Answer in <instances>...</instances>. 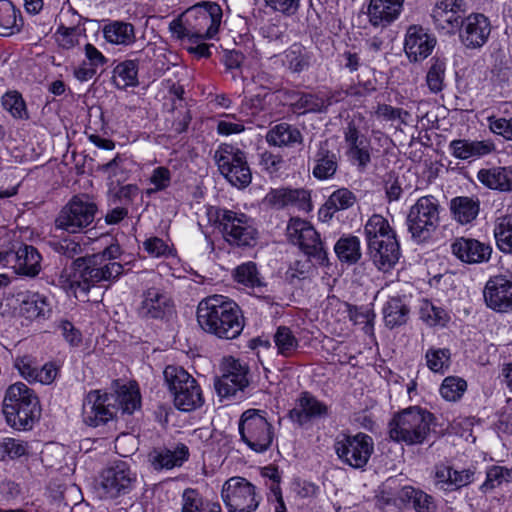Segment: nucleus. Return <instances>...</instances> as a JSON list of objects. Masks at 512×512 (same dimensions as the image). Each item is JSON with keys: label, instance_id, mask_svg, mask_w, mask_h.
<instances>
[{"label": "nucleus", "instance_id": "1", "mask_svg": "<svg viewBox=\"0 0 512 512\" xmlns=\"http://www.w3.org/2000/svg\"><path fill=\"white\" fill-rule=\"evenodd\" d=\"M119 255V245L113 244L102 253L92 255L88 260L77 259L60 276L63 289L79 298L86 296L94 284L116 279L123 272V266L115 261Z\"/></svg>", "mask_w": 512, "mask_h": 512}, {"label": "nucleus", "instance_id": "2", "mask_svg": "<svg viewBox=\"0 0 512 512\" xmlns=\"http://www.w3.org/2000/svg\"><path fill=\"white\" fill-rule=\"evenodd\" d=\"M221 7L213 2H203L188 8L182 15L171 21L172 36L188 43L213 39L220 28Z\"/></svg>", "mask_w": 512, "mask_h": 512}, {"label": "nucleus", "instance_id": "3", "mask_svg": "<svg viewBox=\"0 0 512 512\" xmlns=\"http://www.w3.org/2000/svg\"><path fill=\"white\" fill-rule=\"evenodd\" d=\"M197 321L204 331L224 339L236 338L244 327L239 307L222 295L207 297L198 304Z\"/></svg>", "mask_w": 512, "mask_h": 512}, {"label": "nucleus", "instance_id": "4", "mask_svg": "<svg viewBox=\"0 0 512 512\" xmlns=\"http://www.w3.org/2000/svg\"><path fill=\"white\" fill-rule=\"evenodd\" d=\"M3 414L12 428L29 430L40 416L39 399L26 384L16 382L5 392Z\"/></svg>", "mask_w": 512, "mask_h": 512}, {"label": "nucleus", "instance_id": "5", "mask_svg": "<svg viewBox=\"0 0 512 512\" xmlns=\"http://www.w3.org/2000/svg\"><path fill=\"white\" fill-rule=\"evenodd\" d=\"M433 415L417 406L395 414L389 422V436L407 445L422 444L431 431Z\"/></svg>", "mask_w": 512, "mask_h": 512}, {"label": "nucleus", "instance_id": "6", "mask_svg": "<svg viewBox=\"0 0 512 512\" xmlns=\"http://www.w3.org/2000/svg\"><path fill=\"white\" fill-rule=\"evenodd\" d=\"M210 219L219 222L225 239L238 246H251L256 240L257 229L251 217L240 211L210 207Z\"/></svg>", "mask_w": 512, "mask_h": 512}, {"label": "nucleus", "instance_id": "7", "mask_svg": "<svg viewBox=\"0 0 512 512\" xmlns=\"http://www.w3.org/2000/svg\"><path fill=\"white\" fill-rule=\"evenodd\" d=\"M163 374L174 396V404L179 410L188 412L201 406L203 402L201 389L195 379L182 367L167 366Z\"/></svg>", "mask_w": 512, "mask_h": 512}, {"label": "nucleus", "instance_id": "8", "mask_svg": "<svg viewBox=\"0 0 512 512\" xmlns=\"http://www.w3.org/2000/svg\"><path fill=\"white\" fill-rule=\"evenodd\" d=\"M136 482V473L126 461H116L99 474L95 489L102 499H114L128 493Z\"/></svg>", "mask_w": 512, "mask_h": 512}, {"label": "nucleus", "instance_id": "9", "mask_svg": "<svg viewBox=\"0 0 512 512\" xmlns=\"http://www.w3.org/2000/svg\"><path fill=\"white\" fill-rule=\"evenodd\" d=\"M239 432L242 440L255 452L266 451L272 443V425L262 410H246L239 422Z\"/></svg>", "mask_w": 512, "mask_h": 512}, {"label": "nucleus", "instance_id": "10", "mask_svg": "<svg viewBox=\"0 0 512 512\" xmlns=\"http://www.w3.org/2000/svg\"><path fill=\"white\" fill-rule=\"evenodd\" d=\"M221 496L228 512H255L261 500L256 487L242 477L228 479Z\"/></svg>", "mask_w": 512, "mask_h": 512}, {"label": "nucleus", "instance_id": "11", "mask_svg": "<svg viewBox=\"0 0 512 512\" xmlns=\"http://www.w3.org/2000/svg\"><path fill=\"white\" fill-rule=\"evenodd\" d=\"M215 160L220 173L238 188L250 184L252 175L244 152L240 149L225 145L215 152Z\"/></svg>", "mask_w": 512, "mask_h": 512}, {"label": "nucleus", "instance_id": "12", "mask_svg": "<svg viewBox=\"0 0 512 512\" xmlns=\"http://www.w3.org/2000/svg\"><path fill=\"white\" fill-rule=\"evenodd\" d=\"M96 210L86 196H75L60 211L56 227L68 233L81 232L94 221Z\"/></svg>", "mask_w": 512, "mask_h": 512}, {"label": "nucleus", "instance_id": "13", "mask_svg": "<svg viewBox=\"0 0 512 512\" xmlns=\"http://www.w3.org/2000/svg\"><path fill=\"white\" fill-rule=\"evenodd\" d=\"M373 450V440L365 433L343 435L335 443V451L339 459L353 468H363L368 463Z\"/></svg>", "mask_w": 512, "mask_h": 512}, {"label": "nucleus", "instance_id": "14", "mask_svg": "<svg viewBox=\"0 0 512 512\" xmlns=\"http://www.w3.org/2000/svg\"><path fill=\"white\" fill-rule=\"evenodd\" d=\"M439 221L437 200L424 196L417 200L408 214V226L414 238L425 239L435 229Z\"/></svg>", "mask_w": 512, "mask_h": 512}, {"label": "nucleus", "instance_id": "15", "mask_svg": "<svg viewBox=\"0 0 512 512\" xmlns=\"http://www.w3.org/2000/svg\"><path fill=\"white\" fill-rule=\"evenodd\" d=\"M465 0H435L431 19L435 29L444 35H455L465 18Z\"/></svg>", "mask_w": 512, "mask_h": 512}, {"label": "nucleus", "instance_id": "16", "mask_svg": "<svg viewBox=\"0 0 512 512\" xmlns=\"http://www.w3.org/2000/svg\"><path fill=\"white\" fill-rule=\"evenodd\" d=\"M221 367L223 375L215 385L218 395L230 398L243 392L249 384L247 365L239 359L227 356L223 358Z\"/></svg>", "mask_w": 512, "mask_h": 512}, {"label": "nucleus", "instance_id": "17", "mask_svg": "<svg viewBox=\"0 0 512 512\" xmlns=\"http://www.w3.org/2000/svg\"><path fill=\"white\" fill-rule=\"evenodd\" d=\"M112 396L100 390L90 391L82 405L83 422L91 427H98L112 420L115 415V405Z\"/></svg>", "mask_w": 512, "mask_h": 512}, {"label": "nucleus", "instance_id": "18", "mask_svg": "<svg viewBox=\"0 0 512 512\" xmlns=\"http://www.w3.org/2000/svg\"><path fill=\"white\" fill-rule=\"evenodd\" d=\"M483 297L488 308L497 312L512 309V275L500 274L490 277L483 289Z\"/></svg>", "mask_w": 512, "mask_h": 512}, {"label": "nucleus", "instance_id": "19", "mask_svg": "<svg viewBox=\"0 0 512 512\" xmlns=\"http://www.w3.org/2000/svg\"><path fill=\"white\" fill-rule=\"evenodd\" d=\"M457 33L466 48H481L488 41L491 24L484 14L471 13L463 19Z\"/></svg>", "mask_w": 512, "mask_h": 512}, {"label": "nucleus", "instance_id": "20", "mask_svg": "<svg viewBox=\"0 0 512 512\" xmlns=\"http://www.w3.org/2000/svg\"><path fill=\"white\" fill-rule=\"evenodd\" d=\"M436 45V38L419 25L410 26L404 38V51L408 59L418 62L426 59Z\"/></svg>", "mask_w": 512, "mask_h": 512}, {"label": "nucleus", "instance_id": "21", "mask_svg": "<svg viewBox=\"0 0 512 512\" xmlns=\"http://www.w3.org/2000/svg\"><path fill=\"white\" fill-rule=\"evenodd\" d=\"M344 141L348 160L359 167H366L371 160L370 141L360 133L355 120L349 122L346 127Z\"/></svg>", "mask_w": 512, "mask_h": 512}, {"label": "nucleus", "instance_id": "22", "mask_svg": "<svg viewBox=\"0 0 512 512\" xmlns=\"http://www.w3.org/2000/svg\"><path fill=\"white\" fill-rule=\"evenodd\" d=\"M14 367L20 376L29 383L49 385L58 374L55 364L46 363L39 367L36 358L28 354L17 356L14 360Z\"/></svg>", "mask_w": 512, "mask_h": 512}, {"label": "nucleus", "instance_id": "23", "mask_svg": "<svg viewBox=\"0 0 512 512\" xmlns=\"http://www.w3.org/2000/svg\"><path fill=\"white\" fill-rule=\"evenodd\" d=\"M452 254L466 264H481L491 258L490 244L474 238L458 237L451 244Z\"/></svg>", "mask_w": 512, "mask_h": 512}, {"label": "nucleus", "instance_id": "24", "mask_svg": "<svg viewBox=\"0 0 512 512\" xmlns=\"http://www.w3.org/2000/svg\"><path fill=\"white\" fill-rule=\"evenodd\" d=\"M405 0H370L367 6V18L374 28L384 29L401 16Z\"/></svg>", "mask_w": 512, "mask_h": 512}, {"label": "nucleus", "instance_id": "25", "mask_svg": "<svg viewBox=\"0 0 512 512\" xmlns=\"http://www.w3.org/2000/svg\"><path fill=\"white\" fill-rule=\"evenodd\" d=\"M287 235L292 243L307 254H316L322 250L319 235L308 221L292 218L287 226Z\"/></svg>", "mask_w": 512, "mask_h": 512}, {"label": "nucleus", "instance_id": "26", "mask_svg": "<svg viewBox=\"0 0 512 512\" xmlns=\"http://www.w3.org/2000/svg\"><path fill=\"white\" fill-rule=\"evenodd\" d=\"M264 201L268 205L276 208H283L285 206L292 205L305 212L312 210L310 194L304 189H272L267 193Z\"/></svg>", "mask_w": 512, "mask_h": 512}, {"label": "nucleus", "instance_id": "27", "mask_svg": "<svg viewBox=\"0 0 512 512\" xmlns=\"http://www.w3.org/2000/svg\"><path fill=\"white\" fill-rule=\"evenodd\" d=\"M449 153L459 160H476L491 154L495 144L491 140L455 139L449 143Z\"/></svg>", "mask_w": 512, "mask_h": 512}, {"label": "nucleus", "instance_id": "28", "mask_svg": "<svg viewBox=\"0 0 512 512\" xmlns=\"http://www.w3.org/2000/svg\"><path fill=\"white\" fill-rule=\"evenodd\" d=\"M474 473L470 469L456 470L447 465L435 467L434 485L443 491H455L470 484Z\"/></svg>", "mask_w": 512, "mask_h": 512}, {"label": "nucleus", "instance_id": "29", "mask_svg": "<svg viewBox=\"0 0 512 512\" xmlns=\"http://www.w3.org/2000/svg\"><path fill=\"white\" fill-rule=\"evenodd\" d=\"M373 263L384 272L393 268L399 260V243L394 238H386L379 242H373L368 246Z\"/></svg>", "mask_w": 512, "mask_h": 512}, {"label": "nucleus", "instance_id": "30", "mask_svg": "<svg viewBox=\"0 0 512 512\" xmlns=\"http://www.w3.org/2000/svg\"><path fill=\"white\" fill-rule=\"evenodd\" d=\"M69 15H60V25L54 33L55 41L58 47L71 50L86 42L85 28L80 25V16L72 15L74 17L73 25L67 26L65 24Z\"/></svg>", "mask_w": 512, "mask_h": 512}, {"label": "nucleus", "instance_id": "31", "mask_svg": "<svg viewBox=\"0 0 512 512\" xmlns=\"http://www.w3.org/2000/svg\"><path fill=\"white\" fill-rule=\"evenodd\" d=\"M288 97L289 99L287 103L292 106L294 111L298 114H304L308 112H321L332 103L339 100V98L334 96L328 98L323 93L314 95L294 92Z\"/></svg>", "mask_w": 512, "mask_h": 512}, {"label": "nucleus", "instance_id": "32", "mask_svg": "<svg viewBox=\"0 0 512 512\" xmlns=\"http://www.w3.org/2000/svg\"><path fill=\"white\" fill-rule=\"evenodd\" d=\"M171 308L169 296L160 288L152 287L143 293L140 314L150 318H161Z\"/></svg>", "mask_w": 512, "mask_h": 512}, {"label": "nucleus", "instance_id": "33", "mask_svg": "<svg viewBox=\"0 0 512 512\" xmlns=\"http://www.w3.org/2000/svg\"><path fill=\"white\" fill-rule=\"evenodd\" d=\"M478 181L485 187L502 192L512 191V166H496L480 169Z\"/></svg>", "mask_w": 512, "mask_h": 512}, {"label": "nucleus", "instance_id": "34", "mask_svg": "<svg viewBox=\"0 0 512 512\" xmlns=\"http://www.w3.org/2000/svg\"><path fill=\"white\" fill-rule=\"evenodd\" d=\"M20 313L29 320L46 319L51 314V307L45 296L39 293L25 292L18 295Z\"/></svg>", "mask_w": 512, "mask_h": 512}, {"label": "nucleus", "instance_id": "35", "mask_svg": "<svg viewBox=\"0 0 512 512\" xmlns=\"http://www.w3.org/2000/svg\"><path fill=\"white\" fill-rule=\"evenodd\" d=\"M13 258V269L18 274L34 277L41 270V255L33 246H20Z\"/></svg>", "mask_w": 512, "mask_h": 512}, {"label": "nucleus", "instance_id": "36", "mask_svg": "<svg viewBox=\"0 0 512 512\" xmlns=\"http://www.w3.org/2000/svg\"><path fill=\"white\" fill-rule=\"evenodd\" d=\"M328 414V407L309 393H303L298 399L297 406L291 411V417L299 423Z\"/></svg>", "mask_w": 512, "mask_h": 512}, {"label": "nucleus", "instance_id": "37", "mask_svg": "<svg viewBox=\"0 0 512 512\" xmlns=\"http://www.w3.org/2000/svg\"><path fill=\"white\" fill-rule=\"evenodd\" d=\"M273 88L270 77L266 73H259L245 84L244 91L250 97L251 107L255 110H261L264 108L266 98L272 96L270 91Z\"/></svg>", "mask_w": 512, "mask_h": 512}, {"label": "nucleus", "instance_id": "38", "mask_svg": "<svg viewBox=\"0 0 512 512\" xmlns=\"http://www.w3.org/2000/svg\"><path fill=\"white\" fill-rule=\"evenodd\" d=\"M189 456L188 448L181 444L174 449L154 450L150 454V461L156 469H172L181 466Z\"/></svg>", "mask_w": 512, "mask_h": 512}, {"label": "nucleus", "instance_id": "39", "mask_svg": "<svg viewBox=\"0 0 512 512\" xmlns=\"http://www.w3.org/2000/svg\"><path fill=\"white\" fill-rule=\"evenodd\" d=\"M112 396V404L115 405V411L117 409L122 410L125 413H133L140 407L141 397L139 388L135 383L129 382L117 387Z\"/></svg>", "mask_w": 512, "mask_h": 512}, {"label": "nucleus", "instance_id": "40", "mask_svg": "<svg viewBox=\"0 0 512 512\" xmlns=\"http://www.w3.org/2000/svg\"><path fill=\"white\" fill-rule=\"evenodd\" d=\"M104 39L112 45L129 46L135 42V29L130 23L110 21L102 29Z\"/></svg>", "mask_w": 512, "mask_h": 512}, {"label": "nucleus", "instance_id": "41", "mask_svg": "<svg viewBox=\"0 0 512 512\" xmlns=\"http://www.w3.org/2000/svg\"><path fill=\"white\" fill-rule=\"evenodd\" d=\"M408 297L394 296L390 297L383 307V316L386 326L393 328L400 326L407 321L409 306Z\"/></svg>", "mask_w": 512, "mask_h": 512}, {"label": "nucleus", "instance_id": "42", "mask_svg": "<svg viewBox=\"0 0 512 512\" xmlns=\"http://www.w3.org/2000/svg\"><path fill=\"white\" fill-rule=\"evenodd\" d=\"M355 203L354 194L346 188L334 191L319 210V216L324 221L329 220L334 213L346 210Z\"/></svg>", "mask_w": 512, "mask_h": 512}, {"label": "nucleus", "instance_id": "43", "mask_svg": "<svg viewBox=\"0 0 512 512\" xmlns=\"http://www.w3.org/2000/svg\"><path fill=\"white\" fill-rule=\"evenodd\" d=\"M450 209L457 222L460 224H468L477 217L479 213V202L471 197H456L451 200Z\"/></svg>", "mask_w": 512, "mask_h": 512}, {"label": "nucleus", "instance_id": "44", "mask_svg": "<svg viewBox=\"0 0 512 512\" xmlns=\"http://www.w3.org/2000/svg\"><path fill=\"white\" fill-rule=\"evenodd\" d=\"M232 276L235 282L253 292H255V290H261L264 286L263 279L260 277L256 264L252 261L238 265L233 270Z\"/></svg>", "mask_w": 512, "mask_h": 512}, {"label": "nucleus", "instance_id": "45", "mask_svg": "<svg viewBox=\"0 0 512 512\" xmlns=\"http://www.w3.org/2000/svg\"><path fill=\"white\" fill-rule=\"evenodd\" d=\"M364 233L368 246L373 242L386 240V238L396 237L394 230L391 228L387 219L383 216L372 215L364 226Z\"/></svg>", "mask_w": 512, "mask_h": 512}, {"label": "nucleus", "instance_id": "46", "mask_svg": "<svg viewBox=\"0 0 512 512\" xmlns=\"http://www.w3.org/2000/svg\"><path fill=\"white\" fill-rule=\"evenodd\" d=\"M398 498L404 503H412L416 512H433L435 504L427 493L411 486H404L398 492Z\"/></svg>", "mask_w": 512, "mask_h": 512}, {"label": "nucleus", "instance_id": "47", "mask_svg": "<svg viewBox=\"0 0 512 512\" xmlns=\"http://www.w3.org/2000/svg\"><path fill=\"white\" fill-rule=\"evenodd\" d=\"M267 142L274 146H289L301 141L299 130L287 123L274 126L266 136Z\"/></svg>", "mask_w": 512, "mask_h": 512}, {"label": "nucleus", "instance_id": "48", "mask_svg": "<svg viewBox=\"0 0 512 512\" xmlns=\"http://www.w3.org/2000/svg\"><path fill=\"white\" fill-rule=\"evenodd\" d=\"M182 512H221L218 503L206 501L193 489H187L182 497Z\"/></svg>", "mask_w": 512, "mask_h": 512}, {"label": "nucleus", "instance_id": "49", "mask_svg": "<svg viewBox=\"0 0 512 512\" xmlns=\"http://www.w3.org/2000/svg\"><path fill=\"white\" fill-rule=\"evenodd\" d=\"M113 80L118 88L125 89L138 84V65L133 60L119 63L113 72Z\"/></svg>", "mask_w": 512, "mask_h": 512}, {"label": "nucleus", "instance_id": "50", "mask_svg": "<svg viewBox=\"0 0 512 512\" xmlns=\"http://www.w3.org/2000/svg\"><path fill=\"white\" fill-rule=\"evenodd\" d=\"M19 12L9 0H0V35L9 36L19 30Z\"/></svg>", "mask_w": 512, "mask_h": 512}, {"label": "nucleus", "instance_id": "51", "mask_svg": "<svg viewBox=\"0 0 512 512\" xmlns=\"http://www.w3.org/2000/svg\"><path fill=\"white\" fill-rule=\"evenodd\" d=\"M334 250L339 260L348 264L356 263L361 257L360 241L356 236L340 238Z\"/></svg>", "mask_w": 512, "mask_h": 512}, {"label": "nucleus", "instance_id": "52", "mask_svg": "<svg viewBox=\"0 0 512 512\" xmlns=\"http://www.w3.org/2000/svg\"><path fill=\"white\" fill-rule=\"evenodd\" d=\"M419 315L423 322L429 326H445L448 322V314L441 307L435 306L427 299H422L419 304Z\"/></svg>", "mask_w": 512, "mask_h": 512}, {"label": "nucleus", "instance_id": "53", "mask_svg": "<svg viewBox=\"0 0 512 512\" xmlns=\"http://www.w3.org/2000/svg\"><path fill=\"white\" fill-rule=\"evenodd\" d=\"M466 390V380L458 376H448L442 381L439 392L446 401L456 402L462 398Z\"/></svg>", "mask_w": 512, "mask_h": 512}, {"label": "nucleus", "instance_id": "54", "mask_svg": "<svg viewBox=\"0 0 512 512\" xmlns=\"http://www.w3.org/2000/svg\"><path fill=\"white\" fill-rule=\"evenodd\" d=\"M494 236L501 251L505 253L512 252V216L498 218Z\"/></svg>", "mask_w": 512, "mask_h": 512}, {"label": "nucleus", "instance_id": "55", "mask_svg": "<svg viewBox=\"0 0 512 512\" xmlns=\"http://www.w3.org/2000/svg\"><path fill=\"white\" fill-rule=\"evenodd\" d=\"M30 446L28 442L11 437L3 438L0 441V459L11 460L18 459L29 453Z\"/></svg>", "mask_w": 512, "mask_h": 512}, {"label": "nucleus", "instance_id": "56", "mask_svg": "<svg viewBox=\"0 0 512 512\" xmlns=\"http://www.w3.org/2000/svg\"><path fill=\"white\" fill-rule=\"evenodd\" d=\"M450 351L445 348H430L425 354L427 367L435 373H444L450 365Z\"/></svg>", "mask_w": 512, "mask_h": 512}, {"label": "nucleus", "instance_id": "57", "mask_svg": "<svg viewBox=\"0 0 512 512\" xmlns=\"http://www.w3.org/2000/svg\"><path fill=\"white\" fill-rule=\"evenodd\" d=\"M147 181L149 185V187L146 189L147 195L164 191L171 184L172 173L169 168L164 166H158L152 170Z\"/></svg>", "mask_w": 512, "mask_h": 512}, {"label": "nucleus", "instance_id": "58", "mask_svg": "<svg viewBox=\"0 0 512 512\" xmlns=\"http://www.w3.org/2000/svg\"><path fill=\"white\" fill-rule=\"evenodd\" d=\"M274 342L278 353L283 356L293 355L298 348V340L287 327H279L274 336Z\"/></svg>", "mask_w": 512, "mask_h": 512}, {"label": "nucleus", "instance_id": "59", "mask_svg": "<svg viewBox=\"0 0 512 512\" xmlns=\"http://www.w3.org/2000/svg\"><path fill=\"white\" fill-rule=\"evenodd\" d=\"M336 169L337 162L335 155L320 153L313 168V175L320 180H326L335 174Z\"/></svg>", "mask_w": 512, "mask_h": 512}, {"label": "nucleus", "instance_id": "60", "mask_svg": "<svg viewBox=\"0 0 512 512\" xmlns=\"http://www.w3.org/2000/svg\"><path fill=\"white\" fill-rule=\"evenodd\" d=\"M245 130V120L235 114H223L217 123V132L223 136L239 134Z\"/></svg>", "mask_w": 512, "mask_h": 512}, {"label": "nucleus", "instance_id": "61", "mask_svg": "<svg viewBox=\"0 0 512 512\" xmlns=\"http://www.w3.org/2000/svg\"><path fill=\"white\" fill-rule=\"evenodd\" d=\"M2 104L14 118L26 119L27 111L21 95L17 92H8L2 98Z\"/></svg>", "mask_w": 512, "mask_h": 512}, {"label": "nucleus", "instance_id": "62", "mask_svg": "<svg viewBox=\"0 0 512 512\" xmlns=\"http://www.w3.org/2000/svg\"><path fill=\"white\" fill-rule=\"evenodd\" d=\"M145 251L152 257L174 256V249L171 245L158 237H150L143 243Z\"/></svg>", "mask_w": 512, "mask_h": 512}, {"label": "nucleus", "instance_id": "63", "mask_svg": "<svg viewBox=\"0 0 512 512\" xmlns=\"http://www.w3.org/2000/svg\"><path fill=\"white\" fill-rule=\"evenodd\" d=\"M490 131L507 141H512V118L489 116L487 118Z\"/></svg>", "mask_w": 512, "mask_h": 512}, {"label": "nucleus", "instance_id": "64", "mask_svg": "<svg viewBox=\"0 0 512 512\" xmlns=\"http://www.w3.org/2000/svg\"><path fill=\"white\" fill-rule=\"evenodd\" d=\"M511 475L507 469L500 466H493L487 471L486 481L482 485L484 492L494 489L504 482H508Z\"/></svg>", "mask_w": 512, "mask_h": 512}]
</instances>
